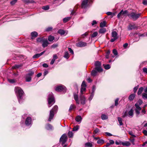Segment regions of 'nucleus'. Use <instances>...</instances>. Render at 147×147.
<instances>
[{
  "mask_svg": "<svg viewBox=\"0 0 147 147\" xmlns=\"http://www.w3.org/2000/svg\"><path fill=\"white\" fill-rule=\"evenodd\" d=\"M104 142V141L102 139H99L97 141V143L99 144H102Z\"/></svg>",
  "mask_w": 147,
  "mask_h": 147,
  "instance_id": "nucleus-38",
  "label": "nucleus"
},
{
  "mask_svg": "<svg viewBox=\"0 0 147 147\" xmlns=\"http://www.w3.org/2000/svg\"><path fill=\"white\" fill-rule=\"evenodd\" d=\"M45 39L41 38H38L37 39V41L39 42H42Z\"/></svg>",
  "mask_w": 147,
  "mask_h": 147,
  "instance_id": "nucleus-45",
  "label": "nucleus"
},
{
  "mask_svg": "<svg viewBox=\"0 0 147 147\" xmlns=\"http://www.w3.org/2000/svg\"><path fill=\"white\" fill-rule=\"evenodd\" d=\"M143 70L144 72L147 73V68L144 67L143 68Z\"/></svg>",
  "mask_w": 147,
  "mask_h": 147,
  "instance_id": "nucleus-64",
  "label": "nucleus"
},
{
  "mask_svg": "<svg viewBox=\"0 0 147 147\" xmlns=\"http://www.w3.org/2000/svg\"><path fill=\"white\" fill-rule=\"evenodd\" d=\"M139 86L138 85L135 87L134 89V93H136V92L138 89V88Z\"/></svg>",
  "mask_w": 147,
  "mask_h": 147,
  "instance_id": "nucleus-57",
  "label": "nucleus"
},
{
  "mask_svg": "<svg viewBox=\"0 0 147 147\" xmlns=\"http://www.w3.org/2000/svg\"><path fill=\"white\" fill-rule=\"evenodd\" d=\"M66 89L65 86L63 85H60L57 87L55 90L57 92H65L66 91Z\"/></svg>",
  "mask_w": 147,
  "mask_h": 147,
  "instance_id": "nucleus-8",
  "label": "nucleus"
},
{
  "mask_svg": "<svg viewBox=\"0 0 147 147\" xmlns=\"http://www.w3.org/2000/svg\"><path fill=\"white\" fill-rule=\"evenodd\" d=\"M17 1V0H12L10 2V4L12 5H14Z\"/></svg>",
  "mask_w": 147,
  "mask_h": 147,
  "instance_id": "nucleus-48",
  "label": "nucleus"
},
{
  "mask_svg": "<svg viewBox=\"0 0 147 147\" xmlns=\"http://www.w3.org/2000/svg\"><path fill=\"white\" fill-rule=\"evenodd\" d=\"M95 69L98 71L100 72L102 71V69L101 67V64L99 61H96L95 63Z\"/></svg>",
  "mask_w": 147,
  "mask_h": 147,
  "instance_id": "nucleus-7",
  "label": "nucleus"
},
{
  "mask_svg": "<svg viewBox=\"0 0 147 147\" xmlns=\"http://www.w3.org/2000/svg\"><path fill=\"white\" fill-rule=\"evenodd\" d=\"M34 74V72L33 71H31L29 73L27 74L28 75V76H32Z\"/></svg>",
  "mask_w": 147,
  "mask_h": 147,
  "instance_id": "nucleus-54",
  "label": "nucleus"
},
{
  "mask_svg": "<svg viewBox=\"0 0 147 147\" xmlns=\"http://www.w3.org/2000/svg\"><path fill=\"white\" fill-rule=\"evenodd\" d=\"M24 1L26 3H33L34 2L33 1L30 0H24Z\"/></svg>",
  "mask_w": 147,
  "mask_h": 147,
  "instance_id": "nucleus-43",
  "label": "nucleus"
},
{
  "mask_svg": "<svg viewBox=\"0 0 147 147\" xmlns=\"http://www.w3.org/2000/svg\"><path fill=\"white\" fill-rule=\"evenodd\" d=\"M68 51L70 52L72 54H74V52L73 50L71 48H68Z\"/></svg>",
  "mask_w": 147,
  "mask_h": 147,
  "instance_id": "nucleus-61",
  "label": "nucleus"
},
{
  "mask_svg": "<svg viewBox=\"0 0 147 147\" xmlns=\"http://www.w3.org/2000/svg\"><path fill=\"white\" fill-rule=\"evenodd\" d=\"M86 146L88 147H92L93 146V144L92 143L90 142H87L85 144Z\"/></svg>",
  "mask_w": 147,
  "mask_h": 147,
  "instance_id": "nucleus-32",
  "label": "nucleus"
},
{
  "mask_svg": "<svg viewBox=\"0 0 147 147\" xmlns=\"http://www.w3.org/2000/svg\"><path fill=\"white\" fill-rule=\"evenodd\" d=\"M127 14H129V13H128V11L127 10L123 11V9H122L118 14L117 17L118 18H123V17L126 15L127 16Z\"/></svg>",
  "mask_w": 147,
  "mask_h": 147,
  "instance_id": "nucleus-6",
  "label": "nucleus"
},
{
  "mask_svg": "<svg viewBox=\"0 0 147 147\" xmlns=\"http://www.w3.org/2000/svg\"><path fill=\"white\" fill-rule=\"evenodd\" d=\"M95 134H97L99 132V129L98 128H96L94 130Z\"/></svg>",
  "mask_w": 147,
  "mask_h": 147,
  "instance_id": "nucleus-62",
  "label": "nucleus"
},
{
  "mask_svg": "<svg viewBox=\"0 0 147 147\" xmlns=\"http://www.w3.org/2000/svg\"><path fill=\"white\" fill-rule=\"evenodd\" d=\"M135 97V94H132L130 95L129 97V99L130 100H133Z\"/></svg>",
  "mask_w": 147,
  "mask_h": 147,
  "instance_id": "nucleus-28",
  "label": "nucleus"
},
{
  "mask_svg": "<svg viewBox=\"0 0 147 147\" xmlns=\"http://www.w3.org/2000/svg\"><path fill=\"white\" fill-rule=\"evenodd\" d=\"M53 29V28L51 27H49L47 28L46 29V31L49 32L51 31Z\"/></svg>",
  "mask_w": 147,
  "mask_h": 147,
  "instance_id": "nucleus-53",
  "label": "nucleus"
},
{
  "mask_svg": "<svg viewBox=\"0 0 147 147\" xmlns=\"http://www.w3.org/2000/svg\"><path fill=\"white\" fill-rule=\"evenodd\" d=\"M121 144L123 146H129L130 145V144L129 142H122Z\"/></svg>",
  "mask_w": 147,
  "mask_h": 147,
  "instance_id": "nucleus-27",
  "label": "nucleus"
},
{
  "mask_svg": "<svg viewBox=\"0 0 147 147\" xmlns=\"http://www.w3.org/2000/svg\"><path fill=\"white\" fill-rule=\"evenodd\" d=\"M55 39V37L54 36L51 35L49 36L48 38V40L50 42H52Z\"/></svg>",
  "mask_w": 147,
  "mask_h": 147,
  "instance_id": "nucleus-30",
  "label": "nucleus"
},
{
  "mask_svg": "<svg viewBox=\"0 0 147 147\" xmlns=\"http://www.w3.org/2000/svg\"><path fill=\"white\" fill-rule=\"evenodd\" d=\"M135 106L136 107L135 109V111L136 116L138 117L140 114V111L141 110L142 108L140 107V105H138L137 104H135Z\"/></svg>",
  "mask_w": 147,
  "mask_h": 147,
  "instance_id": "nucleus-10",
  "label": "nucleus"
},
{
  "mask_svg": "<svg viewBox=\"0 0 147 147\" xmlns=\"http://www.w3.org/2000/svg\"><path fill=\"white\" fill-rule=\"evenodd\" d=\"M101 119L102 120H105L108 118V117L107 115L105 114H102L101 116Z\"/></svg>",
  "mask_w": 147,
  "mask_h": 147,
  "instance_id": "nucleus-40",
  "label": "nucleus"
},
{
  "mask_svg": "<svg viewBox=\"0 0 147 147\" xmlns=\"http://www.w3.org/2000/svg\"><path fill=\"white\" fill-rule=\"evenodd\" d=\"M23 65L22 64H20L18 65H15L14 66L12 67V68L13 69H15L18 68L22 67Z\"/></svg>",
  "mask_w": 147,
  "mask_h": 147,
  "instance_id": "nucleus-22",
  "label": "nucleus"
},
{
  "mask_svg": "<svg viewBox=\"0 0 147 147\" xmlns=\"http://www.w3.org/2000/svg\"><path fill=\"white\" fill-rule=\"evenodd\" d=\"M58 45L57 44H54L51 46V48H55L58 47Z\"/></svg>",
  "mask_w": 147,
  "mask_h": 147,
  "instance_id": "nucleus-56",
  "label": "nucleus"
},
{
  "mask_svg": "<svg viewBox=\"0 0 147 147\" xmlns=\"http://www.w3.org/2000/svg\"><path fill=\"white\" fill-rule=\"evenodd\" d=\"M141 14V13H137L136 11H133L127 14V16L130 19L136 21L140 17Z\"/></svg>",
  "mask_w": 147,
  "mask_h": 147,
  "instance_id": "nucleus-3",
  "label": "nucleus"
},
{
  "mask_svg": "<svg viewBox=\"0 0 147 147\" xmlns=\"http://www.w3.org/2000/svg\"><path fill=\"white\" fill-rule=\"evenodd\" d=\"M38 35V33L35 31L31 33V35L32 36V38L33 37H36Z\"/></svg>",
  "mask_w": 147,
  "mask_h": 147,
  "instance_id": "nucleus-23",
  "label": "nucleus"
},
{
  "mask_svg": "<svg viewBox=\"0 0 147 147\" xmlns=\"http://www.w3.org/2000/svg\"><path fill=\"white\" fill-rule=\"evenodd\" d=\"M113 54L115 55H117L118 54L117 52L115 49H114L113 50Z\"/></svg>",
  "mask_w": 147,
  "mask_h": 147,
  "instance_id": "nucleus-51",
  "label": "nucleus"
},
{
  "mask_svg": "<svg viewBox=\"0 0 147 147\" xmlns=\"http://www.w3.org/2000/svg\"><path fill=\"white\" fill-rule=\"evenodd\" d=\"M94 95V94L91 93L90 95L89 98V100L90 101L91 100H92V98H93Z\"/></svg>",
  "mask_w": 147,
  "mask_h": 147,
  "instance_id": "nucleus-50",
  "label": "nucleus"
},
{
  "mask_svg": "<svg viewBox=\"0 0 147 147\" xmlns=\"http://www.w3.org/2000/svg\"><path fill=\"white\" fill-rule=\"evenodd\" d=\"M42 66L44 67L47 68L48 67V65L47 64L44 63L43 64Z\"/></svg>",
  "mask_w": 147,
  "mask_h": 147,
  "instance_id": "nucleus-63",
  "label": "nucleus"
},
{
  "mask_svg": "<svg viewBox=\"0 0 147 147\" xmlns=\"http://www.w3.org/2000/svg\"><path fill=\"white\" fill-rule=\"evenodd\" d=\"M142 98L144 99H147V93H143L142 94Z\"/></svg>",
  "mask_w": 147,
  "mask_h": 147,
  "instance_id": "nucleus-33",
  "label": "nucleus"
},
{
  "mask_svg": "<svg viewBox=\"0 0 147 147\" xmlns=\"http://www.w3.org/2000/svg\"><path fill=\"white\" fill-rule=\"evenodd\" d=\"M118 121L120 125H123L122 119L120 117H118Z\"/></svg>",
  "mask_w": 147,
  "mask_h": 147,
  "instance_id": "nucleus-36",
  "label": "nucleus"
},
{
  "mask_svg": "<svg viewBox=\"0 0 147 147\" xmlns=\"http://www.w3.org/2000/svg\"><path fill=\"white\" fill-rule=\"evenodd\" d=\"M68 137L70 138H71L73 136V134L72 132L69 131L68 133Z\"/></svg>",
  "mask_w": 147,
  "mask_h": 147,
  "instance_id": "nucleus-41",
  "label": "nucleus"
},
{
  "mask_svg": "<svg viewBox=\"0 0 147 147\" xmlns=\"http://www.w3.org/2000/svg\"><path fill=\"white\" fill-rule=\"evenodd\" d=\"M67 137L65 134H63L60 138L59 142H62L63 144H64L67 141Z\"/></svg>",
  "mask_w": 147,
  "mask_h": 147,
  "instance_id": "nucleus-11",
  "label": "nucleus"
},
{
  "mask_svg": "<svg viewBox=\"0 0 147 147\" xmlns=\"http://www.w3.org/2000/svg\"><path fill=\"white\" fill-rule=\"evenodd\" d=\"M129 134L134 137H136V136L134 134L133 132L132 131H129L128 132Z\"/></svg>",
  "mask_w": 147,
  "mask_h": 147,
  "instance_id": "nucleus-55",
  "label": "nucleus"
},
{
  "mask_svg": "<svg viewBox=\"0 0 147 147\" xmlns=\"http://www.w3.org/2000/svg\"><path fill=\"white\" fill-rule=\"evenodd\" d=\"M106 22L105 21H104L103 22H101L100 23V26L101 28H103L106 26Z\"/></svg>",
  "mask_w": 147,
  "mask_h": 147,
  "instance_id": "nucleus-25",
  "label": "nucleus"
},
{
  "mask_svg": "<svg viewBox=\"0 0 147 147\" xmlns=\"http://www.w3.org/2000/svg\"><path fill=\"white\" fill-rule=\"evenodd\" d=\"M74 98L76 103L79 104H80V100H79L78 95L76 94H74Z\"/></svg>",
  "mask_w": 147,
  "mask_h": 147,
  "instance_id": "nucleus-17",
  "label": "nucleus"
},
{
  "mask_svg": "<svg viewBox=\"0 0 147 147\" xmlns=\"http://www.w3.org/2000/svg\"><path fill=\"white\" fill-rule=\"evenodd\" d=\"M63 57L64 58L67 59L69 58V54L67 51H66L65 52Z\"/></svg>",
  "mask_w": 147,
  "mask_h": 147,
  "instance_id": "nucleus-37",
  "label": "nucleus"
},
{
  "mask_svg": "<svg viewBox=\"0 0 147 147\" xmlns=\"http://www.w3.org/2000/svg\"><path fill=\"white\" fill-rule=\"evenodd\" d=\"M48 101L49 107H50L55 102L53 94L52 92L49 93L48 95Z\"/></svg>",
  "mask_w": 147,
  "mask_h": 147,
  "instance_id": "nucleus-5",
  "label": "nucleus"
},
{
  "mask_svg": "<svg viewBox=\"0 0 147 147\" xmlns=\"http://www.w3.org/2000/svg\"><path fill=\"white\" fill-rule=\"evenodd\" d=\"M95 87L94 86H93L92 87V92L91 93L94 94V92L95 90Z\"/></svg>",
  "mask_w": 147,
  "mask_h": 147,
  "instance_id": "nucleus-60",
  "label": "nucleus"
},
{
  "mask_svg": "<svg viewBox=\"0 0 147 147\" xmlns=\"http://www.w3.org/2000/svg\"><path fill=\"white\" fill-rule=\"evenodd\" d=\"M42 9L45 10H47L49 9V7L47 5L46 6H43L42 7Z\"/></svg>",
  "mask_w": 147,
  "mask_h": 147,
  "instance_id": "nucleus-52",
  "label": "nucleus"
},
{
  "mask_svg": "<svg viewBox=\"0 0 147 147\" xmlns=\"http://www.w3.org/2000/svg\"><path fill=\"white\" fill-rule=\"evenodd\" d=\"M32 119L30 117H27L26 121L25 124L27 126H29L31 124Z\"/></svg>",
  "mask_w": 147,
  "mask_h": 147,
  "instance_id": "nucleus-14",
  "label": "nucleus"
},
{
  "mask_svg": "<svg viewBox=\"0 0 147 147\" xmlns=\"http://www.w3.org/2000/svg\"><path fill=\"white\" fill-rule=\"evenodd\" d=\"M88 0H83L82 3V8H86L88 5Z\"/></svg>",
  "mask_w": 147,
  "mask_h": 147,
  "instance_id": "nucleus-13",
  "label": "nucleus"
},
{
  "mask_svg": "<svg viewBox=\"0 0 147 147\" xmlns=\"http://www.w3.org/2000/svg\"><path fill=\"white\" fill-rule=\"evenodd\" d=\"M134 111V110L132 109H131L129 111L127 115L129 117L131 118L133 117Z\"/></svg>",
  "mask_w": 147,
  "mask_h": 147,
  "instance_id": "nucleus-19",
  "label": "nucleus"
},
{
  "mask_svg": "<svg viewBox=\"0 0 147 147\" xmlns=\"http://www.w3.org/2000/svg\"><path fill=\"white\" fill-rule=\"evenodd\" d=\"M98 32H94L91 35V37L94 38L96 37L98 35Z\"/></svg>",
  "mask_w": 147,
  "mask_h": 147,
  "instance_id": "nucleus-44",
  "label": "nucleus"
},
{
  "mask_svg": "<svg viewBox=\"0 0 147 147\" xmlns=\"http://www.w3.org/2000/svg\"><path fill=\"white\" fill-rule=\"evenodd\" d=\"M103 66H104L105 69H108L111 67V66L109 64H103Z\"/></svg>",
  "mask_w": 147,
  "mask_h": 147,
  "instance_id": "nucleus-35",
  "label": "nucleus"
},
{
  "mask_svg": "<svg viewBox=\"0 0 147 147\" xmlns=\"http://www.w3.org/2000/svg\"><path fill=\"white\" fill-rule=\"evenodd\" d=\"M87 43L82 41L78 42L76 44V46L80 47H84L87 46Z\"/></svg>",
  "mask_w": 147,
  "mask_h": 147,
  "instance_id": "nucleus-12",
  "label": "nucleus"
},
{
  "mask_svg": "<svg viewBox=\"0 0 147 147\" xmlns=\"http://www.w3.org/2000/svg\"><path fill=\"white\" fill-rule=\"evenodd\" d=\"M119 100V98H117L115 101V105L116 106H117L118 105V101Z\"/></svg>",
  "mask_w": 147,
  "mask_h": 147,
  "instance_id": "nucleus-58",
  "label": "nucleus"
},
{
  "mask_svg": "<svg viewBox=\"0 0 147 147\" xmlns=\"http://www.w3.org/2000/svg\"><path fill=\"white\" fill-rule=\"evenodd\" d=\"M142 100L141 99H139L136 104H137L138 105L140 106L142 103Z\"/></svg>",
  "mask_w": 147,
  "mask_h": 147,
  "instance_id": "nucleus-46",
  "label": "nucleus"
},
{
  "mask_svg": "<svg viewBox=\"0 0 147 147\" xmlns=\"http://www.w3.org/2000/svg\"><path fill=\"white\" fill-rule=\"evenodd\" d=\"M107 31V29L105 28H102L99 30V33L100 34H104Z\"/></svg>",
  "mask_w": 147,
  "mask_h": 147,
  "instance_id": "nucleus-21",
  "label": "nucleus"
},
{
  "mask_svg": "<svg viewBox=\"0 0 147 147\" xmlns=\"http://www.w3.org/2000/svg\"><path fill=\"white\" fill-rule=\"evenodd\" d=\"M79 127L78 125H76L73 128L72 131H77L79 129Z\"/></svg>",
  "mask_w": 147,
  "mask_h": 147,
  "instance_id": "nucleus-42",
  "label": "nucleus"
},
{
  "mask_svg": "<svg viewBox=\"0 0 147 147\" xmlns=\"http://www.w3.org/2000/svg\"><path fill=\"white\" fill-rule=\"evenodd\" d=\"M81 88L80 93L81 94L80 96V103L82 105H84L86 103V99L85 97L82 95L83 92L85 91L86 90V86L84 81H83L81 85Z\"/></svg>",
  "mask_w": 147,
  "mask_h": 147,
  "instance_id": "nucleus-1",
  "label": "nucleus"
},
{
  "mask_svg": "<svg viewBox=\"0 0 147 147\" xmlns=\"http://www.w3.org/2000/svg\"><path fill=\"white\" fill-rule=\"evenodd\" d=\"M40 57L39 54H36L33 56V58L35 59Z\"/></svg>",
  "mask_w": 147,
  "mask_h": 147,
  "instance_id": "nucleus-49",
  "label": "nucleus"
},
{
  "mask_svg": "<svg viewBox=\"0 0 147 147\" xmlns=\"http://www.w3.org/2000/svg\"><path fill=\"white\" fill-rule=\"evenodd\" d=\"M8 81L9 82L11 83H13L16 82V80L14 79H8Z\"/></svg>",
  "mask_w": 147,
  "mask_h": 147,
  "instance_id": "nucleus-47",
  "label": "nucleus"
},
{
  "mask_svg": "<svg viewBox=\"0 0 147 147\" xmlns=\"http://www.w3.org/2000/svg\"><path fill=\"white\" fill-rule=\"evenodd\" d=\"M137 28V27L134 24H130L128 27V29L129 30H131L132 29H135Z\"/></svg>",
  "mask_w": 147,
  "mask_h": 147,
  "instance_id": "nucleus-16",
  "label": "nucleus"
},
{
  "mask_svg": "<svg viewBox=\"0 0 147 147\" xmlns=\"http://www.w3.org/2000/svg\"><path fill=\"white\" fill-rule=\"evenodd\" d=\"M15 91L17 94L19 102L21 103L23 101L22 96L24 93V92L20 88L18 87L15 88Z\"/></svg>",
  "mask_w": 147,
  "mask_h": 147,
  "instance_id": "nucleus-2",
  "label": "nucleus"
},
{
  "mask_svg": "<svg viewBox=\"0 0 147 147\" xmlns=\"http://www.w3.org/2000/svg\"><path fill=\"white\" fill-rule=\"evenodd\" d=\"M97 71H96L95 70H93L91 72V75L93 76H95L96 75L97 73Z\"/></svg>",
  "mask_w": 147,
  "mask_h": 147,
  "instance_id": "nucleus-31",
  "label": "nucleus"
},
{
  "mask_svg": "<svg viewBox=\"0 0 147 147\" xmlns=\"http://www.w3.org/2000/svg\"><path fill=\"white\" fill-rule=\"evenodd\" d=\"M42 42V46L44 48L47 47L49 44V43L47 39H44Z\"/></svg>",
  "mask_w": 147,
  "mask_h": 147,
  "instance_id": "nucleus-18",
  "label": "nucleus"
},
{
  "mask_svg": "<svg viewBox=\"0 0 147 147\" xmlns=\"http://www.w3.org/2000/svg\"><path fill=\"white\" fill-rule=\"evenodd\" d=\"M144 90V88L143 87H140L138 90V95H140L141 93H142V92H143Z\"/></svg>",
  "mask_w": 147,
  "mask_h": 147,
  "instance_id": "nucleus-26",
  "label": "nucleus"
},
{
  "mask_svg": "<svg viewBox=\"0 0 147 147\" xmlns=\"http://www.w3.org/2000/svg\"><path fill=\"white\" fill-rule=\"evenodd\" d=\"M58 109V106L57 105H55L53 108L50 111L49 117L48 119V121H50L51 120L53 119L54 114L56 113Z\"/></svg>",
  "mask_w": 147,
  "mask_h": 147,
  "instance_id": "nucleus-4",
  "label": "nucleus"
},
{
  "mask_svg": "<svg viewBox=\"0 0 147 147\" xmlns=\"http://www.w3.org/2000/svg\"><path fill=\"white\" fill-rule=\"evenodd\" d=\"M58 33L61 35H63L65 34V31L64 30L60 29L58 31Z\"/></svg>",
  "mask_w": 147,
  "mask_h": 147,
  "instance_id": "nucleus-24",
  "label": "nucleus"
},
{
  "mask_svg": "<svg viewBox=\"0 0 147 147\" xmlns=\"http://www.w3.org/2000/svg\"><path fill=\"white\" fill-rule=\"evenodd\" d=\"M82 120V118L80 115H78L76 116L75 118V120L76 121L79 122L80 123L81 121V120Z\"/></svg>",
  "mask_w": 147,
  "mask_h": 147,
  "instance_id": "nucleus-20",
  "label": "nucleus"
},
{
  "mask_svg": "<svg viewBox=\"0 0 147 147\" xmlns=\"http://www.w3.org/2000/svg\"><path fill=\"white\" fill-rule=\"evenodd\" d=\"M71 19V17H68L64 18L63 20V22L64 23H66L67 21H69Z\"/></svg>",
  "mask_w": 147,
  "mask_h": 147,
  "instance_id": "nucleus-29",
  "label": "nucleus"
},
{
  "mask_svg": "<svg viewBox=\"0 0 147 147\" xmlns=\"http://www.w3.org/2000/svg\"><path fill=\"white\" fill-rule=\"evenodd\" d=\"M76 108V106L74 105L71 104L70 106L69 111L70 112L71 110Z\"/></svg>",
  "mask_w": 147,
  "mask_h": 147,
  "instance_id": "nucleus-34",
  "label": "nucleus"
},
{
  "mask_svg": "<svg viewBox=\"0 0 147 147\" xmlns=\"http://www.w3.org/2000/svg\"><path fill=\"white\" fill-rule=\"evenodd\" d=\"M117 35V33L116 31H114L112 32L111 33V36L113 38L111 39L110 42H113L117 39L118 38Z\"/></svg>",
  "mask_w": 147,
  "mask_h": 147,
  "instance_id": "nucleus-9",
  "label": "nucleus"
},
{
  "mask_svg": "<svg viewBox=\"0 0 147 147\" xmlns=\"http://www.w3.org/2000/svg\"><path fill=\"white\" fill-rule=\"evenodd\" d=\"M31 79V76H28V75L27 74L26 76V82H30Z\"/></svg>",
  "mask_w": 147,
  "mask_h": 147,
  "instance_id": "nucleus-39",
  "label": "nucleus"
},
{
  "mask_svg": "<svg viewBox=\"0 0 147 147\" xmlns=\"http://www.w3.org/2000/svg\"><path fill=\"white\" fill-rule=\"evenodd\" d=\"M45 128L48 130H53L54 129L53 126L51 124L49 123L47 124L46 125Z\"/></svg>",
  "mask_w": 147,
  "mask_h": 147,
  "instance_id": "nucleus-15",
  "label": "nucleus"
},
{
  "mask_svg": "<svg viewBox=\"0 0 147 147\" xmlns=\"http://www.w3.org/2000/svg\"><path fill=\"white\" fill-rule=\"evenodd\" d=\"M143 4L145 5H147V0H143L142 1Z\"/></svg>",
  "mask_w": 147,
  "mask_h": 147,
  "instance_id": "nucleus-59",
  "label": "nucleus"
}]
</instances>
